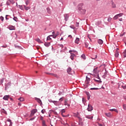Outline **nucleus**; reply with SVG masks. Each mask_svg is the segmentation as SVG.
<instances>
[{
	"mask_svg": "<svg viewBox=\"0 0 126 126\" xmlns=\"http://www.w3.org/2000/svg\"><path fill=\"white\" fill-rule=\"evenodd\" d=\"M78 6V10L81 12V13L84 14L86 10L84 9H83L82 7L83 6V3L79 4Z\"/></svg>",
	"mask_w": 126,
	"mask_h": 126,
	"instance_id": "obj_1",
	"label": "nucleus"
},
{
	"mask_svg": "<svg viewBox=\"0 0 126 126\" xmlns=\"http://www.w3.org/2000/svg\"><path fill=\"white\" fill-rule=\"evenodd\" d=\"M37 112V109H33L32 110L31 113V117H33V116H34V114H36Z\"/></svg>",
	"mask_w": 126,
	"mask_h": 126,
	"instance_id": "obj_2",
	"label": "nucleus"
},
{
	"mask_svg": "<svg viewBox=\"0 0 126 126\" xmlns=\"http://www.w3.org/2000/svg\"><path fill=\"white\" fill-rule=\"evenodd\" d=\"M51 102L52 103H54L55 106H60L61 105V103H60V102L58 101L52 100Z\"/></svg>",
	"mask_w": 126,
	"mask_h": 126,
	"instance_id": "obj_3",
	"label": "nucleus"
},
{
	"mask_svg": "<svg viewBox=\"0 0 126 126\" xmlns=\"http://www.w3.org/2000/svg\"><path fill=\"white\" fill-rule=\"evenodd\" d=\"M105 116H106V117H108V118H113V114H112V113H111V112L109 113H105Z\"/></svg>",
	"mask_w": 126,
	"mask_h": 126,
	"instance_id": "obj_4",
	"label": "nucleus"
},
{
	"mask_svg": "<svg viewBox=\"0 0 126 126\" xmlns=\"http://www.w3.org/2000/svg\"><path fill=\"white\" fill-rule=\"evenodd\" d=\"M87 110L89 112H91V111L93 110V107H92V105L88 104Z\"/></svg>",
	"mask_w": 126,
	"mask_h": 126,
	"instance_id": "obj_5",
	"label": "nucleus"
},
{
	"mask_svg": "<svg viewBox=\"0 0 126 126\" xmlns=\"http://www.w3.org/2000/svg\"><path fill=\"white\" fill-rule=\"evenodd\" d=\"M59 34H60V32H57V33H56L55 34L50 35V36H51V37H53L54 39H56V38H57V36H59Z\"/></svg>",
	"mask_w": 126,
	"mask_h": 126,
	"instance_id": "obj_6",
	"label": "nucleus"
},
{
	"mask_svg": "<svg viewBox=\"0 0 126 126\" xmlns=\"http://www.w3.org/2000/svg\"><path fill=\"white\" fill-rule=\"evenodd\" d=\"M97 78L98 80L96 79V78H94V80L95 81V82H98V83L101 82V81H100L101 79H100V77H99V75L97 76Z\"/></svg>",
	"mask_w": 126,
	"mask_h": 126,
	"instance_id": "obj_7",
	"label": "nucleus"
},
{
	"mask_svg": "<svg viewBox=\"0 0 126 126\" xmlns=\"http://www.w3.org/2000/svg\"><path fill=\"white\" fill-rule=\"evenodd\" d=\"M11 86V82L8 83L5 85V90H6V89H7V88H9V87H10Z\"/></svg>",
	"mask_w": 126,
	"mask_h": 126,
	"instance_id": "obj_8",
	"label": "nucleus"
},
{
	"mask_svg": "<svg viewBox=\"0 0 126 126\" xmlns=\"http://www.w3.org/2000/svg\"><path fill=\"white\" fill-rule=\"evenodd\" d=\"M8 29H9V30H15V27L13 26H9L7 27Z\"/></svg>",
	"mask_w": 126,
	"mask_h": 126,
	"instance_id": "obj_9",
	"label": "nucleus"
},
{
	"mask_svg": "<svg viewBox=\"0 0 126 126\" xmlns=\"http://www.w3.org/2000/svg\"><path fill=\"white\" fill-rule=\"evenodd\" d=\"M67 73H68V74H72V73H71V68H68L67 69Z\"/></svg>",
	"mask_w": 126,
	"mask_h": 126,
	"instance_id": "obj_10",
	"label": "nucleus"
},
{
	"mask_svg": "<svg viewBox=\"0 0 126 126\" xmlns=\"http://www.w3.org/2000/svg\"><path fill=\"white\" fill-rule=\"evenodd\" d=\"M71 56H70V58L71 59V60H72V61H73V60L74 59V57H75V55H74V54L73 53H71Z\"/></svg>",
	"mask_w": 126,
	"mask_h": 126,
	"instance_id": "obj_11",
	"label": "nucleus"
},
{
	"mask_svg": "<svg viewBox=\"0 0 126 126\" xmlns=\"http://www.w3.org/2000/svg\"><path fill=\"white\" fill-rule=\"evenodd\" d=\"M3 100H6V101H7L8 99H9V95L4 96V97H3Z\"/></svg>",
	"mask_w": 126,
	"mask_h": 126,
	"instance_id": "obj_12",
	"label": "nucleus"
},
{
	"mask_svg": "<svg viewBox=\"0 0 126 126\" xmlns=\"http://www.w3.org/2000/svg\"><path fill=\"white\" fill-rule=\"evenodd\" d=\"M89 81H90V78H89L88 76L86 77V83L88 84L89 83Z\"/></svg>",
	"mask_w": 126,
	"mask_h": 126,
	"instance_id": "obj_13",
	"label": "nucleus"
},
{
	"mask_svg": "<svg viewBox=\"0 0 126 126\" xmlns=\"http://www.w3.org/2000/svg\"><path fill=\"white\" fill-rule=\"evenodd\" d=\"M35 100H36V101H37V102H38V103H39V104H41V103H42V101H41V99H40V98L35 97Z\"/></svg>",
	"mask_w": 126,
	"mask_h": 126,
	"instance_id": "obj_14",
	"label": "nucleus"
},
{
	"mask_svg": "<svg viewBox=\"0 0 126 126\" xmlns=\"http://www.w3.org/2000/svg\"><path fill=\"white\" fill-rule=\"evenodd\" d=\"M109 111L110 112H116V113H119V111H118V110L116 109L115 108L112 109H109Z\"/></svg>",
	"mask_w": 126,
	"mask_h": 126,
	"instance_id": "obj_15",
	"label": "nucleus"
},
{
	"mask_svg": "<svg viewBox=\"0 0 126 126\" xmlns=\"http://www.w3.org/2000/svg\"><path fill=\"white\" fill-rule=\"evenodd\" d=\"M94 73L95 74H97V73H98V67H96L94 69Z\"/></svg>",
	"mask_w": 126,
	"mask_h": 126,
	"instance_id": "obj_16",
	"label": "nucleus"
},
{
	"mask_svg": "<svg viewBox=\"0 0 126 126\" xmlns=\"http://www.w3.org/2000/svg\"><path fill=\"white\" fill-rule=\"evenodd\" d=\"M64 16L65 20L66 21H67V19H68V17H69V16H68L67 14H65Z\"/></svg>",
	"mask_w": 126,
	"mask_h": 126,
	"instance_id": "obj_17",
	"label": "nucleus"
},
{
	"mask_svg": "<svg viewBox=\"0 0 126 126\" xmlns=\"http://www.w3.org/2000/svg\"><path fill=\"white\" fill-rule=\"evenodd\" d=\"M75 43L76 44H79V38H76L75 40Z\"/></svg>",
	"mask_w": 126,
	"mask_h": 126,
	"instance_id": "obj_18",
	"label": "nucleus"
},
{
	"mask_svg": "<svg viewBox=\"0 0 126 126\" xmlns=\"http://www.w3.org/2000/svg\"><path fill=\"white\" fill-rule=\"evenodd\" d=\"M35 41H36V42H38V43H39V44L43 43L42 41H41V40H40V39H39V38H37V39H35Z\"/></svg>",
	"mask_w": 126,
	"mask_h": 126,
	"instance_id": "obj_19",
	"label": "nucleus"
},
{
	"mask_svg": "<svg viewBox=\"0 0 126 126\" xmlns=\"http://www.w3.org/2000/svg\"><path fill=\"white\" fill-rule=\"evenodd\" d=\"M42 126H47V125H46V121H45V120L42 121Z\"/></svg>",
	"mask_w": 126,
	"mask_h": 126,
	"instance_id": "obj_20",
	"label": "nucleus"
},
{
	"mask_svg": "<svg viewBox=\"0 0 126 126\" xmlns=\"http://www.w3.org/2000/svg\"><path fill=\"white\" fill-rule=\"evenodd\" d=\"M115 56L116 58H118V57H119V51H118V50L116 51Z\"/></svg>",
	"mask_w": 126,
	"mask_h": 126,
	"instance_id": "obj_21",
	"label": "nucleus"
},
{
	"mask_svg": "<svg viewBox=\"0 0 126 126\" xmlns=\"http://www.w3.org/2000/svg\"><path fill=\"white\" fill-rule=\"evenodd\" d=\"M24 7L25 9H26V10H28L29 9H30V7L29 6L27 7L26 5H24Z\"/></svg>",
	"mask_w": 126,
	"mask_h": 126,
	"instance_id": "obj_22",
	"label": "nucleus"
},
{
	"mask_svg": "<svg viewBox=\"0 0 126 126\" xmlns=\"http://www.w3.org/2000/svg\"><path fill=\"white\" fill-rule=\"evenodd\" d=\"M98 44H99L100 45H102V44H103V40H102V39H99L98 40Z\"/></svg>",
	"mask_w": 126,
	"mask_h": 126,
	"instance_id": "obj_23",
	"label": "nucleus"
},
{
	"mask_svg": "<svg viewBox=\"0 0 126 126\" xmlns=\"http://www.w3.org/2000/svg\"><path fill=\"white\" fill-rule=\"evenodd\" d=\"M1 113H3L4 114H5V115H7V113L3 109H1Z\"/></svg>",
	"mask_w": 126,
	"mask_h": 126,
	"instance_id": "obj_24",
	"label": "nucleus"
},
{
	"mask_svg": "<svg viewBox=\"0 0 126 126\" xmlns=\"http://www.w3.org/2000/svg\"><path fill=\"white\" fill-rule=\"evenodd\" d=\"M20 102H23L24 101V98L23 97H20L18 99Z\"/></svg>",
	"mask_w": 126,
	"mask_h": 126,
	"instance_id": "obj_25",
	"label": "nucleus"
},
{
	"mask_svg": "<svg viewBox=\"0 0 126 126\" xmlns=\"http://www.w3.org/2000/svg\"><path fill=\"white\" fill-rule=\"evenodd\" d=\"M123 108L125 111H126V104H123Z\"/></svg>",
	"mask_w": 126,
	"mask_h": 126,
	"instance_id": "obj_26",
	"label": "nucleus"
},
{
	"mask_svg": "<svg viewBox=\"0 0 126 126\" xmlns=\"http://www.w3.org/2000/svg\"><path fill=\"white\" fill-rule=\"evenodd\" d=\"M112 7H113V8H115L116 7V4L113 1H112Z\"/></svg>",
	"mask_w": 126,
	"mask_h": 126,
	"instance_id": "obj_27",
	"label": "nucleus"
},
{
	"mask_svg": "<svg viewBox=\"0 0 126 126\" xmlns=\"http://www.w3.org/2000/svg\"><path fill=\"white\" fill-rule=\"evenodd\" d=\"M50 75H52L53 76H54V77H58V75L56 74H53V73H49Z\"/></svg>",
	"mask_w": 126,
	"mask_h": 126,
	"instance_id": "obj_28",
	"label": "nucleus"
},
{
	"mask_svg": "<svg viewBox=\"0 0 126 126\" xmlns=\"http://www.w3.org/2000/svg\"><path fill=\"white\" fill-rule=\"evenodd\" d=\"M51 43H46L44 44V46H45V47H49Z\"/></svg>",
	"mask_w": 126,
	"mask_h": 126,
	"instance_id": "obj_29",
	"label": "nucleus"
},
{
	"mask_svg": "<svg viewBox=\"0 0 126 126\" xmlns=\"http://www.w3.org/2000/svg\"><path fill=\"white\" fill-rule=\"evenodd\" d=\"M86 118L87 119H89L90 120H92V119H93V116L90 117L89 116H86Z\"/></svg>",
	"mask_w": 126,
	"mask_h": 126,
	"instance_id": "obj_30",
	"label": "nucleus"
},
{
	"mask_svg": "<svg viewBox=\"0 0 126 126\" xmlns=\"http://www.w3.org/2000/svg\"><path fill=\"white\" fill-rule=\"evenodd\" d=\"M81 58H82V59L83 60H86V57H85V55L84 54H83L82 56H81Z\"/></svg>",
	"mask_w": 126,
	"mask_h": 126,
	"instance_id": "obj_31",
	"label": "nucleus"
},
{
	"mask_svg": "<svg viewBox=\"0 0 126 126\" xmlns=\"http://www.w3.org/2000/svg\"><path fill=\"white\" fill-rule=\"evenodd\" d=\"M17 0H10V1L11 3H15V1H16Z\"/></svg>",
	"mask_w": 126,
	"mask_h": 126,
	"instance_id": "obj_32",
	"label": "nucleus"
},
{
	"mask_svg": "<svg viewBox=\"0 0 126 126\" xmlns=\"http://www.w3.org/2000/svg\"><path fill=\"white\" fill-rule=\"evenodd\" d=\"M119 18V17H118L117 15H115L113 19H114V20H117V19H118V18Z\"/></svg>",
	"mask_w": 126,
	"mask_h": 126,
	"instance_id": "obj_33",
	"label": "nucleus"
},
{
	"mask_svg": "<svg viewBox=\"0 0 126 126\" xmlns=\"http://www.w3.org/2000/svg\"><path fill=\"white\" fill-rule=\"evenodd\" d=\"M98 89H98L97 88H92L90 89L91 90H98Z\"/></svg>",
	"mask_w": 126,
	"mask_h": 126,
	"instance_id": "obj_34",
	"label": "nucleus"
},
{
	"mask_svg": "<svg viewBox=\"0 0 126 126\" xmlns=\"http://www.w3.org/2000/svg\"><path fill=\"white\" fill-rule=\"evenodd\" d=\"M50 37H52V36H48L47 38V40L50 41V40H52V38H50Z\"/></svg>",
	"mask_w": 126,
	"mask_h": 126,
	"instance_id": "obj_35",
	"label": "nucleus"
},
{
	"mask_svg": "<svg viewBox=\"0 0 126 126\" xmlns=\"http://www.w3.org/2000/svg\"><path fill=\"white\" fill-rule=\"evenodd\" d=\"M41 113H42V114H45V113H46V110H45V109L42 110Z\"/></svg>",
	"mask_w": 126,
	"mask_h": 126,
	"instance_id": "obj_36",
	"label": "nucleus"
},
{
	"mask_svg": "<svg viewBox=\"0 0 126 126\" xmlns=\"http://www.w3.org/2000/svg\"><path fill=\"white\" fill-rule=\"evenodd\" d=\"M117 15L118 17H121L123 15V13L118 14Z\"/></svg>",
	"mask_w": 126,
	"mask_h": 126,
	"instance_id": "obj_37",
	"label": "nucleus"
},
{
	"mask_svg": "<svg viewBox=\"0 0 126 126\" xmlns=\"http://www.w3.org/2000/svg\"><path fill=\"white\" fill-rule=\"evenodd\" d=\"M86 94L87 95V96H90V94H89V92H86Z\"/></svg>",
	"mask_w": 126,
	"mask_h": 126,
	"instance_id": "obj_38",
	"label": "nucleus"
},
{
	"mask_svg": "<svg viewBox=\"0 0 126 126\" xmlns=\"http://www.w3.org/2000/svg\"><path fill=\"white\" fill-rule=\"evenodd\" d=\"M93 60H95V59H97V55H95L94 57L92 58Z\"/></svg>",
	"mask_w": 126,
	"mask_h": 126,
	"instance_id": "obj_39",
	"label": "nucleus"
},
{
	"mask_svg": "<svg viewBox=\"0 0 126 126\" xmlns=\"http://www.w3.org/2000/svg\"><path fill=\"white\" fill-rule=\"evenodd\" d=\"M63 113H65V110H64V109H63L61 111V114H63Z\"/></svg>",
	"mask_w": 126,
	"mask_h": 126,
	"instance_id": "obj_40",
	"label": "nucleus"
},
{
	"mask_svg": "<svg viewBox=\"0 0 126 126\" xmlns=\"http://www.w3.org/2000/svg\"><path fill=\"white\" fill-rule=\"evenodd\" d=\"M74 116L77 117V118H78V119H79L80 121H81V118H80V117H79L78 115H74Z\"/></svg>",
	"mask_w": 126,
	"mask_h": 126,
	"instance_id": "obj_41",
	"label": "nucleus"
},
{
	"mask_svg": "<svg viewBox=\"0 0 126 126\" xmlns=\"http://www.w3.org/2000/svg\"><path fill=\"white\" fill-rule=\"evenodd\" d=\"M0 19L1 21H3L4 18L2 16L0 17Z\"/></svg>",
	"mask_w": 126,
	"mask_h": 126,
	"instance_id": "obj_42",
	"label": "nucleus"
},
{
	"mask_svg": "<svg viewBox=\"0 0 126 126\" xmlns=\"http://www.w3.org/2000/svg\"><path fill=\"white\" fill-rule=\"evenodd\" d=\"M65 106H67L68 107H69V104H67V102H65Z\"/></svg>",
	"mask_w": 126,
	"mask_h": 126,
	"instance_id": "obj_43",
	"label": "nucleus"
},
{
	"mask_svg": "<svg viewBox=\"0 0 126 126\" xmlns=\"http://www.w3.org/2000/svg\"><path fill=\"white\" fill-rule=\"evenodd\" d=\"M13 20H14L15 21H17V18H16V17H14Z\"/></svg>",
	"mask_w": 126,
	"mask_h": 126,
	"instance_id": "obj_44",
	"label": "nucleus"
},
{
	"mask_svg": "<svg viewBox=\"0 0 126 126\" xmlns=\"http://www.w3.org/2000/svg\"><path fill=\"white\" fill-rule=\"evenodd\" d=\"M4 80V78H2L0 80L1 83H2L3 82Z\"/></svg>",
	"mask_w": 126,
	"mask_h": 126,
	"instance_id": "obj_45",
	"label": "nucleus"
},
{
	"mask_svg": "<svg viewBox=\"0 0 126 126\" xmlns=\"http://www.w3.org/2000/svg\"><path fill=\"white\" fill-rule=\"evenodd\" d=\"M122 87L123 88V89H126V86H122Z\"/></svg>",
	"mask_w": 126,
	"mask_h": 126,
	"instance_id": "obj_46",
	"label": "nucleus"
},
{
	"mask_svg": "<svg viewBox=\"0 0 126 126\" xmlns=\"http://www.w3.org/2000/svg\"><path fill=\"white\" fill-rule=\"evenodd\" d=\"M19 7H20V9H23V7H22V5H19Z\"/></svg>",
	"mask_w": 126,
	"mask_h": 126,
	"instance_id": "obj_47",
	"label": "nucleus"
},
{
	"mask_svg": "<svg viewBox=\"0 0 126 126\" xmlns=\"http://www.w3.org/2000/svg\"><path fill=\"white\" fill-rule=\"evenodd\" d=\"M29 3V1H26V5H28V4Z\"/></svg>",
	"mask_w": 126,
	"mask_h": 126,
	"instance_id": "obj_48",
	"label": "nucleus"
},
{
	"mask_svg": "<svg viewBox=\"0 0 126 126\" xmlns=\"http://www.w3.org/2000/svg\"><path fill=\"white\" fill-rule=\"evenodd\" d=\"M79 26V23H76V27H78Z\"/></svg>",
	"mask_w": 126,
	"mask_h": 126,
	"instance_id": "obj_49",
	"label": "nucleus"
},
{
	"mask_svg": "<svg viewBox=\"0 0 126 126\" xmlns=\"http://www.w3.org/2000/svg\"><path fill=\"white\" fill-rule=\"evenodd\" d=\"M68 117H69V114H68L67 115H65L64 118H68Z\"/></svg>",
	"mask_w": 126,
	"mask_h": 126,
	"instance_id": "obj_50",
	"label": "nucleus"
},
{
	"mask_svg": "<svg viewBox=\"0 0 126 126\" xmlns=\"http://www.w3.org/2000/svg\"><path fill=\"white\" fill-rule=\"evenodd\" d=\"M107 73H108V72H107V71H105V72L104 73V76H106V75H107Z\"/></svg>",
	"mask_w": 126,
	"mask_h": 126,
	"instance_id": "obj_51",
	"label": "nucleus"
},
{
	"mask_svg": "<svg viewBox=\"0 0 126 126\" xmlns=\"http://www.w3.org/2000/svg\"><path fill=\"white\" fill-rule=\"evenodd\" d=\"M90 97H91V95H89V96H87L88 100H90Z\"/></svg>",
	"mask_w": 126,
	"mask_h": 126,
	"instance_id": "obj_52",
	"label": "nucleus"
},
{
	"mask_svg": "<svg viewBox=\"0 0 126 126\" xmlns=\"http://www.w3.org/2000/svg\"><path fill=\"white\" fill-rule=\"evenodd\" d=\"M60 47H61V48H62V49H63V45H60Z\"/></svg>",
	"mask_w": 126,
	"mask_h": 126,
	"instance_id": "obj_53",
	"label": "nucleus"
},
{
	"mask_svg": "<svg viewBox=\"0 0 126 126\" xmlns=\"http://www.w3.org/2000/svg\"><path fill=\"white\" fill-rule=\"evenodd\" d=\"M7 16H8V15H6V17H5V19H6V20H8V18H7Z\"/></svg>",
	"mask_w": 126,
	"mask_h": 126,
	"instance_id": "obj_54",
	"label": "nucleus"
},
{
	"mask_svg": "<svg viewBox=\"0 0 126 126\" xmlns=\"http://www.w3.org/2000/svg\"><path fill=\"white\" fill-rule=\"evenodd\" d=\"M59 100L62 102L63 100V97H61Z\"/></svg>",
	"mask_w": 126,
	"mask_h": 126,
	"instance_id": "obj_55",
	"label": "nucleus"
},
{
	"mask_svg": "<svg viewBox=\"0 0 126 126\" xmlns=\"http://www.w3.org/2000/svg\"><path fill=\"white\" fill-rule=\"evenodd\" d=\"M85 46H86V48H87L88 47V44H87V43H85Z\"/></svg>",
	"mask_w": 126,
	"mask_h": 126,
	"instance_id": "obj_56",
	"label": "nucleus"
},
{
	"mask_svg": "<svg viewBox=\"0 0 126 126\" xmlns=\"http://www.w3.org/2000/svg\"><path fill=\"white\" fill-rule=\"evenodd\" d=\"M125 35V33H124L123 34H120V37H123V36Z\"/></svg>",
	"mask_w": 126,
	"mask_h": 126,
	"instance_id": "obj_57",
	"label": "nucleus"
},
{
	"mask_svg": "<svg viewBox=\"0 0 126 126\" xmlns=\"http://www.w3.org/2000/svg\"><path fill=\"white\" fill-rule=\"evenodd\" d=\"M18 106H21V103L19 102L18 103Z\"/></svg>",
	"mask_w": 126,
	"mask_h": 126,
	"instance_id": "obj_58",
	"label": "nucleus"
},
{
	"mask_svg": "<svg viewBox=\"0 0 126 126\" xmlns=\"http://www.w3.org/2000/svg\"><path fill=\"white\" fill-rule=\"evenodd\" d=\"M61 115H62V116L63 117V118H64L65 115H63V113H61Z\"/></svg>",
	"mask_w": 126,
	"mask_h": 126,
	"instance_id": "obj_59",
	"label": "nucleus"
},
{
	"mask_svg": "<svg viewBox=\"0 0 126 126\" xmlns=\"http://www.w3.org/2000/svg\"><path fill=\"white\" fill-rule=\"evenodd\" d=\"M98 126H103V125L102 124H98Z\"/></svg>",
	"mask_w": 126,
	"mask_h": 126,
	"instance_id": "obj_60",
	"label": "nucleus"
},
{
	"mask_svg": "<svg viewBox=\"0 0 126 126\" xmlns=\"http://www.w3.org/2000/svg\"><path fill=\"white\" fill-rule=\"evenodd\" d=\"M68 37L70 38H72V36H71V35H68Z\"/></svg>",
	"mask_w": 126,
	"mask_h": 126,
	"instance_id": "obj_61",
	"label": "nucleus"
},
{
	"mask_svg": "<svg viewBox=\"0 0 126 126\" xmlns=\"http://www.w3.org/2000/svg\"><path fill=\"white\" fill-rule=\"evenodd\" d=\"M72 52H73V51H72V50L69 51V53H72Z\"/></svg>",
	"mask_w": 126,
	"mask_h": 126,
	"instance_id": "obj_62",
	"label": "nucleus"
},
{
	"mask_svg": "<svg viewBox=\"0 0 126 126\" xmlns=\"http://www.w3.org/2000/svg\"><path fill=\"white\" fill-rule=\"evenodd\" d=\"M7 121H8V122H11V120H10V119H8Z\"/></svg>",
	"mask_w": 126,
	"mask_h": 126,
	"instance_id": "obj_63",
	"label": "nucleus"
},
{
	"mask_svg": "<svg viewBox=\"0 0 126 126\" xmlns=\"http://www.w3.org/2000/svg\"><path fill=\"white\" fill-rule=\"evenodd\" d=\"M40 120H41V121H43V118H42V117H41Z\"/></svg>",
	"mask_w": 126,
	"mask_h": 126,
	"instance_id": "obj_64",
	"label": "nucleus"
}]
</instances>
